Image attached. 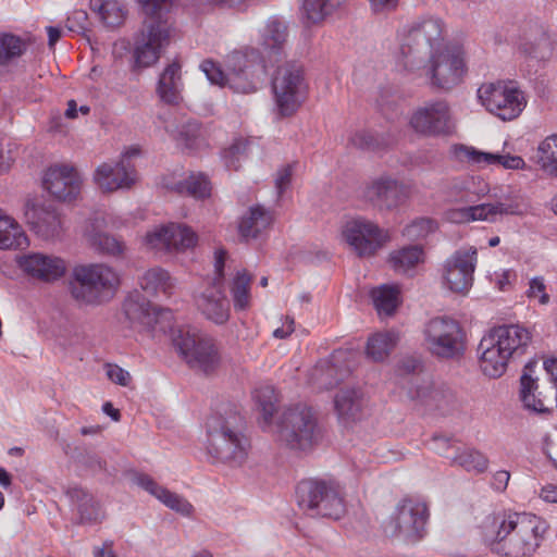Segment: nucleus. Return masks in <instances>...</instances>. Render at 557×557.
Listing matches in <instances>:
<instances>
[{
    "label": "nucleus",
    "mask_w": 557,
    "mask_h": 557,
    "mask_svg": "<svg viewBox=\"0 0 557 557\" xmlns=\"http://www.w3.org/2000/svg\"><path fill=\"white\" fill-rule=\"evenodd\" d=\"M181 64L173 61L160 74L157 84V95L160 101L168 106H178L183 100V81L181 74Z\"/></svg>",
    "instance_id": "nucleus-32"
},
{
    "label": "nucleus",
    "mask_w": 557,
    "mask_h": 557,
    "mask_svg": "<svg viewBox=\"0 0 557 557\" xmlns=\"http://www.w3.org/2000/svg\"><path fill=\"white\" fill-rule=\"evenodd\" d=\"M226 250L224 249H218L214 252V272L215 276L213 278L214 285H223V277H224V265L226 260Z\"/></svg>",
    "instance_id": "nucleus-61"
},
{
    "label": "nucleus",
    "mask_w": 557,
    "mask_h": 557,
    "mask_svg": "<svg viewBox=\"0 0 557 557\" xmlns=\"http://www.w3.org/2000/svg\"><path fill=\"white\" fill-rule=\"evenodd\" d=\"M555 40L549 29L537 22H529L520 37V50L532 58L544 60L550 57Z\"/></svg>",
    "instance_id": "nucleus-28"
},
{
    "label": "nucleus",
    "mask_w": 557,
    "mask_h": 557,
    "mask_svg": "<svg viewBox=\"0 0 557 557\" xmlns=\"http://www.w3.org/2000/svg\"><path fill=\"white\" fill-rule=\"evenodd\" d=\"M460 160H468L475 164H497L498 153L479 151L471 147L460 146L455 150Z\"/></svg>",
    "instance_id": "nucleus-53"
},
{
    "label": "nucleus",
    "mask_w": 557,
    "mask_h": 557,
    "mask_svg": "<svg viewBox=\"0 0 557 557\" xmlns=\"http://www.w3.org/2000/svg\"><path fill=\"white\" fill-rule=\"evenodd\" d=\"M138 148H129L122 156L121 161L115 164L103 163L99 165L95 173V181L104 191H114L120 188L129 187L135 182V168L129 159L138 156Z\"/></svg>",
    "instance_id": "nucleus-22"
},
{
    "label": "nucleus",
    "mask_w": 557,
    "mask_h": 557,
    "mask_svg": "<svg viewBox=\"0 0 557 557\" xmlns=\"http://www.w3.org/2000/svg\"><path fill=\"white\" fill-rule=\"evenodd\" d=\"M65 495L77 513L76 524L92 525L104 519L100 502L86 488L79 485L69 486Z\"/></svg>",
    "instance_id": "nucleus-27"
},
{
    "label": "nucleus",
    "mask_w": 557,
    "mask_h": 557,
    "mask_svg": "<svg viewBox=\"0 0 557 557\" xmlns=\"http://www.w3.org/2000/svg\"><path fill=\"white\" fill-rule=\"evenodd\" d=\"M251 280V275H249L246 270H242L236 273L232 281L230 290L233 299V305L236 311H244L250 307Z\"/></svg>",
    "instance_id": "nucleus-41"
},
{
    "label": "nucleus",
    "mask_w": 557,
    "mask_h": 557,
    "mask_svg": "<svg viewBox=\"0 0 557 557\" xmlns=\"http://www.w3.org/2000/svg\"><path fill=\"white\" fill-rule=\"evenodd\" d=\"M451 463L460 466L468 472L483 473L488 467V459L476 449H466L451 457Z\"/></svg>",
    "instance_id": "nucleus-45"
},
{
    "label": "nucleus",
    "mask_w": 557,
    "mask_h": 557,
    "mask_svg": "<svg viewBox=\"0 0 557 557\" xmlns=\"http://www.w3.org/2000/svg\"><path fill=\"white\" fill-rule=\"evenodd\" d=\"M533 158L545 173L557 177V134L547 136L539 145Z\"/></svg>",
    "instance_id": "nucleus-40"
},
{
    "label": "nucleus",
    "mask_w": 557,
    "mask_h": 557,
    "mask_svg": "<svg viewBox=\"0 0 557 557\" xmlns=\"http://www.w3.org/2000/svg\"><path fill=\"white\" fill-rule=\"evenodd\" d=\"M16 263L23 273L42 283H53L66 272V263L62 258L42 252L18 256Z\"/></svg>",
    "instance_id": "nucleus-21"
},
{
    "label": "nucleus",
    "mask_w": 557,
    "mask_h": 557,
    "mask_svg": "<svg viewBox=\"0 0 557 557\" xmlns=\"http://www.w3.org/2000/svg\"><path fill=\"white\" fill-rule=\"evenodd\" d=\"M44 186L54 198L71 201L81 191L82 178L73 166L54 165L46 172Z\"/></svg>",
    "instance_id": "nucleus-24"
},
{
    "label": "nucleus",
    "mask_w": 557,
    "mask_h": 557,
    "mask_svg": "<svg viewBox=\"0 0 557 557\" xmlns=\"http://www.w3.org/2000/svg\"><path fill=\"white\" fill-rule=\"evenodd\" d=\"M159 500L170 509L184 516H189L194 510L193 505L187 499L168 488L164 490Z\"/></svg>",
    "instance_id": "nucleus-54"
},
{
    "label": "nucleus",
    "mask_w": 557,
    "mask_h": 557,
    "mask_svg": "<svg viewBox=\"0 0 557 557\" xmlns=\"http://www.w3.org/2000/svg\"><path fill=\"white\" fill-rule=\"evenodd\" d=\"M349 143L358 149L369 151H379L388 145L384 137L374 135L369 131L356 132L349 138Z\"/></svg>",
    "instance_id": "nucleus-51"
},
{
    "label": "nucleus",
    "mask_w": 557,
    "mask_h": 557,
    "mask_svg": "<svg viewBox=\"0 0 557 557\" xmlns=\"http://www.w3.org/2000/svg\"><path fill=\"white\" fill-rule=\"evenodd\" d=\"M90 243L95 249L110 256H119L124 250V244L107 233L94 234L90 238Z\"/></svg>",
    "instance_id": "nucleus-52"
},
{
    "label": "nucleus",
    "mask_w": 557,
    "mask_h": 557,
    "mask_svg": "<svg viewBox=\"0 0 557 557\" xmlns=\"http://www.w3.org/2000/svg\"><path fill=\"white\" fill-rule=\"evenodd\" d=\"M430 513L424 502L404 498L385 524V532L393 537H403L408 543H417L426 534Z\"/></svg>",
    "instance_id": "nucleus-13"
},
{
    "label": "nucleus",
    "mask_w": 557,
    "mask_h": 557,
    "mask_svg": "<svg viewBox=\"0 0 557 557\" xmlns=\"http://www.w3.org/2000/svg\"><path fill=\"white\" fill-rule=\"evenodd\" d=\"M379 314L392 315L399 305V289L392 285H381L371 292Z\"/></svg>",
    "instance_id": "nucleus-42"
},
{
    "label": "nucleus",
    "mask_w": 557,
    "mask_h": 557,
    "mask_svg": "<svg viewBox=\"0 0 557 557\" xmlns=\"http://www.w3.org/2000/svg\"><path fill=\"white\" fill-rule=\"evenodd\" d=\"M25 221L42 239H54L62 233V219L52 206H36L27 202L24 212Z\"/></svg>",
    "instance_id": "nucleus-25"
},
{
    "label": "nucleus",
    "mask_w": 557,
    "mask_h": 557,
    "mask_svg": "<svg viewBox=\"0 0 557 557\" xmlns=\"http://www.w3.org/2000/svg\"><path fill=\"white\" fill-rule=\"evenodd\" d=\"M527 294L529 298H537L541 305H547L550 300L543 277L532 278Z\"/></svg>",
    "instance_id": "nucleus-58"
},
{
    "label": "nucleus",
    "mask_w": 557,
    "mask_h": 557,
    "mask_svg": "<svg viewBox=\"0 0 557 557\" xmlns=\"http://www.w3.org/2000/svg\"><path fill=\"white\" fill-rule=\"evenodd\" d=\"M421 69L433 88L449 90L460 84L466 73L463 50L458 45H448L428 55Z\"/></svg>",
    "instance_id": "nucleus-11"
},
{
    "label": "nucleus",
    "mask_w": 557,
    "mask_h": 557,
    "mask_svg": "<svg viewBox=\"0 0 557 557\" xmlns=\"http://www.w3.org/2000/svg\"><path fill=\"white\" fill-rule=\"evenodd\" d=\"M123 310L132 324L144 327H153L163 314L172 317L170 310L153 307L141 294H131L123 304Z\"/></svg>",
    "instance_id": "nucleus-29"
},
{
    "label": "nucleus",
    "mask_w": 557,
    "mask_h": 557,
    "mask_svg": "<svg viewBox=\"0 0 557 557\" xmlns=\"http://www.w3.org/2000/svg\"><path fill=\"white\" fill-rule=\"evenodd\" d=\"M510 479V473L506 470L497 471L493 475L492 485L497 491H504L507 487V484Z\"/></svg>",
    "instance_id": "nucleus-63"
},
{
    "label": "nucleus",
    "mask_w": 557,
    "mask_h": 557,
    "mask_svg": "<svg viewBox=\"0 0 557 557\" xmlns=\"http://www.w3.org/2000/svg\"><path fill=\"white\" fill-rule=\"evenodd\" d=\"M532 338L531 330L522 324H503L491 329L478 346L482 372L492 379L500 377L510 360L527 352Z\"/></svg>",
    "instance_id": "nucleus-2"
},
{
    "label": "nucleus",
    "mask_w": 557,
    "mask_h": 557,
    "mask_svg": "<svg viewBox=\"0 0 557 557\" xmlns=\"http://www.w3.org/2000/svg\"><path fill=\"white\" fill-rule=\"evenodd\" d=\"M519 206L513 202H488L476 206L451 209L447 218L453 223H468L471 221L494 222L497 215L517 214Z\"/></svg>",
    "instance_id": "nucleus-26"
},
{
    "label": "nucleus",
    "mask_w": 557,
    "mask_h": 557,
    "mask_svg": "<svg viewBox=\"0 0 557 557\" xmlns=\"http://www.w3.org/2000/svg\"><path fill=\"white\" fill-rule=\"evenodd\" d=\"M497 164L505 169L517 170L523 168L524 160L519 156L499 154Z\"/></svg>",
    "instance_id": "nucleus-62"
},
{
    "label": "nucleus",
    "mask_w": 557,
    "mask_h": 557,
    "mask_svg": "<svg viewBox=\"0 0 557 557\" xmlns=\"http://www.w3.org/2000/svg\"><path fill=\"white\" fill-rule=\"evenodd\" d=\"M293 168L292 165H286L277 171V175L275 178V187L277 190V195L282 196L283 193L288 188L292 182Z\"/></svg>",
    "instance_id": "nucleus-60"
},
{
    "label": "nucleus",
    "mask_w": 557,
    "mask_h": 557,
    "mask_svg": "<svg viewBox=\"0 0 557 557\" xmlns=\"http://www.w3.org/2000/svg\"><path fill=\"white\" fill-rule=\"evenodd\" d=\"M296 499L299 508L311 517L338 520L346 511L342 487L334 480L300 481L296 486Z\"/></svg>",
    "instance_id": "nucleus-8"
},
{
    "label": "nucleus",
    "mask_w": 557,
    "mask_h": 557,
    "mask_svg": "<svg viewBox=\"0 0 557 557\" xmlns=\"http://www.w3.org/2000/svg\"><path fill=\"white\" fill-rule=\"evenodd\" d=\"M253 397L258 409L262 413L263 423L269 425L276 411L277 398L274 388L272 386H261L255 391Z\"/></svg>",
    "instance_id": "nucleus-46"
},
{
    "label": "nucleus",
    "mask_w": 557,
    "mask_h": 557,
    "mask_svg": "<svg viewBox=\"0 0 557 557\" xmlns=\"http://www.w3.org/2000/svg\"><path fill=\"white\" fill-rule=\"evenodd\" d=\"M423 342L428 351L444 360L460 358L466 350L467 337L460 323L449 317H435L423 329Z\"/></svg>",
    "instance_id": "nucleus-10"
},
{
    "label": "nucleus",
    "mask_w": 557,
    "mask_h": 557,
    "mask_svg": "<svg viewBox=\"0 0 557 557\" xmlns=\"http://www.w3.org/2000/svg\"><path fill=\"white\" fill-rule=\"evenodd\" d=\"M200 132L201 127L197 121H188L181 126L177 139L184 143L186 147H193L200 136Z\"/></svg>",
    "instance_id": "nucleus-56"
},
{
    "label": "nucleus",
    "mask_w": 557,
    "mask_h": 557,
    "mask_svg": "<svg viewBox=\"0 0 557 557\" xmlns=\"http://www.w3.org/2000/svg\"><path fill=\"white\" fill-rule=\"evenodd\" d=\"M546 531L545 522L535 515L509 512L493 520L491 550L505 557H531L540 547Z\"/></svg>",
    "instance_id": "nucleus-1"
},
{
    "label": "nucleus",
    "mask_w": 557,
    "mask_h": 557,
    "mask_svg": "<svg viewBox=\"0 0 557 557\" xmlns=\"http://www.w3.org/2000/svg\"><path fill=\"white\" fill-rule=\"evenodd\" d=\"M423 249L419 245L406 246L389 255V263L397 273L406 274L423 261Z\"/></svg>",
    "instance_id": "nucleus-38"
},
{
    "label": "nucleus",
    "mask_w": 557,
    "mask_h": 557,
    "mask_svg": "<svg viewBox=\"0 0 557 557\" xmlns=\"http://www.w3.org/2000/svg\"><path fill=\"white\" fill-rule=\"evenodd\" d=\"M478 98L483 107L503 121H511L523 111L527 101L515 82L497 81L482 84Z\"/></svg>",
    "instance_id": "nucleus-15"
},
{
    "label": "nucleus",
    "mask_w": 557,
    "mask_h": 557,
    "mask_svg": "<svg viewBox=\"0 0 557 557\" xmlns=\"http://www.w3.org/2000/svg\"><path fill=\"white\" fill-rule=\"evenodd\" d=\"M94 557H117L113 550V542L107 540L101 547H95L92 552Z\"/></svg>",
    "instance_id": "nucleus-64"
},
{
    "label": "nucleus",
    "mask_w": 557,
    "mask_h": 557,
    "mask_svg": "<svg viewBox=\"0 0 557 557\" xmlns=\"http://www.w3.org/2000/svg\"><path fill=\"white\" fill-rule=\"evenodd\" d=\"M339 4V0H304L302 13L309 22L318 23L331 15Z\"/></svg>",
    "instance_id": "nucleus-44"
},
{
    "label": "nucleus",
    "mask_w": 557,
    "mask_h": 557,
    "mask_svg": "<svg viewBox=\"0 0 557 557\" xmlns=\"http://www.w3.org/2000/svg\"><path fill=\"white\" fill-rule=\"evenodd\" d=\"M227 72L214 61L207 59L200 63V70L211 84L228 86L235 92L250 94L265 75V64L256 48H245L227 55Z\"/></svg>",
    "instance_id": "nucleus-3"
},
{
    "label": "nucleus",
    "mask_w": 557,
    "mask_h": 557,
    "mask_svg": "<svg viewBox=\"0 0 557 557\" xmlns=\"http://www.w3.org/2000/svg\"><path fill=\"white\" fill-rule=\"evenodd\" d=\"M412 399L419 400L426 407L447 411L456 401L455 393L445 386H434L432 384H423L417 386L416 391L409 392Z\"/></svg>",
    "instance_id": "nucleus-33"
},
{
    "label": "nucleus",
    "mask_w": 557,
    "mask_h": 557,
    "mask_svg": "<svg viewBox=\"0 0 557 557\" xmlns=\"http://www.w3.org/2000/svg\"><path fill=\"white\" fill-rule=\"evenodd\" d=\"M277 437L290 449L307 451L321 440V428L311 407L298 404L288 407L277 422Z\"/></svg>",
    "instance_id": "nucleus-9"
},
{
    "label": "nucleus",
    "mask_w": 557,
    "mask_h": 557,
    "mask_svg": "<svg viewBox=\"0 0 557 557\" xmlns=\"http://www.w3.org/2000/svg\"><path fill=\"white\" fill-rule=\"evenodd\" d=\"M544 368L552 377V385L544 391H537L539 385L531 374L532 363L524 366L520 377V399L524 408L535 413H549L557 406V359H547Z\"/></svg>",
    "instance_id": "nucleus-16"
},
{
    "label": "nucleus",
    "mask_w": 557,
    "mask_h": 557,
    "mask_svg": "<svg viewBox=\"0 0 557 557\" xmlns=\"http://www.w3.org/2000/svg\"><path fill=\"white\" fill-rule=\"evenodd\" d=\"M146 18L135 38L134 57L140 67L153 65L170 45L173 25L166 18L164 8L171 0H138Z\"/></svg>",
    "instance_id": "nucleus-4"
},
{
    "label": "nucleus",
    "mask_w": 557,
    "mask_h": 557,
    "mask_svg": "<svg viewBox=\"0 0 557 557\" xmlns=\"http://www.w3.org/2000/svg\"><path fill=\"white\" fill-rule=\"evenodd\" d=\"M139 284L148 294L156 295L162 293L170 296L175 286L174 280L169 272L162 268L156 267L147 270L140 277Z\"/></svg>",
    "instance_id": "nucleus-36"
},
{
    "label": "nucleus",
    "mask_w": 557,
    "mask_h": 557,
    "mask_svg": "<svg viewBox=\"0 0 557 557\" xmlns=\"http://www.w3.org/2000/svg\"><path fill=\"white\" fill-rule=\"evenodd\" d=\"M172 342L191 368L211 373L219 367L220 351L211 337L181 327L172 330Z\"/></svg>",
    "instance_id": "nucleus-12"
},
{
    "label": "nucleus",
    "mask_w": 557,
    "mask_h": 557,
    "mask_svg": "<svg viewBox=\"0 0 557 557\" xmlns=\"http://www.w3.org/2000/svg\"><path fill=\"white\" fill-rule=\"evenodd\" d=\"M271 222L272 215L269 210L259 205L251 207L239 222V235L245 240L255 239L269 227Z\"/></svg>",
    "instance_id": "nucleus-35"
},
{
    "label": "nucleus",
    "mask_w": 557,
    "mask_h": 557,
    "mask_svg": "<svg viewBox=\"0 0 557 557\" xmlns=\"http://www.w3.org/2000/svg\"><path fill=\"white\" fill-rule=\"evenodd\" d=\"M168 188L180 195H188L195 199H205L211 195V184L202 173H191L187 178L175 183Z\"/></svg>",
    "instance_id": "nucleus-37"
},
{
    "label": "nucleus",
    "mask_w": 557,
    "mask_h": 557,
    "mask_svg": "<svg viewBox=\"0 0 557 557\" xmlns=\"http://www.w3.org/2000/svg\"><path fill=\"white\" fill-rule=\"evenodd\" d=\"M362 196L376 209L392 211L408 201L411 188L391 175H382L367 183Z\"/></svg>",
    "instance_id": "nucleus-18"
},
{
    "label": "nucleus",
    "mask_w": 557,
    "mask_h": 557,
    "mask_svg": "<svg viewBox=\"0 0 557 557\" xmlns=\"http://www.w3.org/2000/svg\"><path fill=\"white\" fill-rule=\"evenodd\" d=\"M475 264V248L456 250L443 265V278L446 286L454 293H467L473 283Z\"/></svg>",
    "instance_id": "nucleus-20"
},
{
    "label": "nucleus",
    "mask_w": 557,
    "mask_h": 557,
    "mask_svg": "<svg viewBox=\"0 0 557 557\" xmlns=\"http://www.w3.org/2000/svg\"><path fill=\"white\" fill-rule=\"evenodd\" d=\"M243 418L236 412L212 414L207 420V451L213 461L242 466L248 457L249 441L243 434Z\"/></svg>",
    "instance_id": "nucleus-5"
},
{
    "label": "nucleus",
    "mask_w": 557,
    "mask_h": 557,
    "mask_svg": "<svg viewBox=\"0 0 557 557\" xmlns=\"http://www.w3.org/2000/svg\"><path fill=\"white\" fill-rule=\"evenodd\" d=\"M343 236L349 247L360 258L374 256L389 239L386 231L363 218L346 222L343 228Z\"/></svg>",
    "instance_id": "nucleus-17"
},
{
    "label": "nucleus",
    "mask_w": 557,
    "mask_h": 557,
    "mask_svg": "<svg viewBox=\"0 0 557 557\" xmlns=\"http://www.w3.org/2000/svg\"><path fill=\"white\" fill-rule=\"evenodd\" d=\"M29 240L22 226L0 209V249H24Z\"/></svg>",
    "instance_id": "nucleus-34"
},
{
    "label": "nucleus",
    "mask_w": 557,
    "mask_h": 557,
    "mask_svg": "<svg viewBox=\"0 0 557 557\" xmlns=\"http://www.w3.org/2000/svg\"><path fill=\"white\" fill-rule=\"evenodd\" d=\"M272 88L280 115H293L304 101L308 88L302 66L296 62L278 66L272 79Z\"/></svg>",
    "instance_id": "nucleus-14"
},
{
    "label": "nucleus",
    "mask_w": 557,
    "mask_h": 557,
    "mask_svg": "<svg viewBox=\"0 0 557 557\" xmlns=\"http://www.w3.org/2000/svg\"><path fill=\"white\" fill-rule=\"evenodd\" d=\"M286 25L278 20H270L262 33V46L265 50L280 53L287 37Z\"/></svg>",
    "instance_id": "nucleus-43"
},
{
    "label": "nucleus",
    "mask_w": 557,
    "mask_h": 557,
    "mask_svg": "<svg viewBox=\"0 0 557 557\" xmlns=\"http://www.w3.org/2000/svg\"><path fill=\"white\" fill-rule=\"evenodd\" d=\"M410 126L424 136H448L455 124L445 100H436L418 108L410 117Z\"/></svg>",
    "instance_id": "nucleus-19"
},
{
    "label": "nucleus",
    "mask_w": 557,
    "mask_h": 557,
    "mask_svg": "<svg viewBox=\"0 0 557 557\" xmlns=\"http://www.w3.org/2000/svg\"><path fill=\"white\" fill-rule=\"evenodd\" d=\"M125 8L115 0H107L99 7L102 22L109 27L121 25L126 16Z\"/></svg>",
    "instance_id": "nucleus-50"
},
{
    "label": "nucleus",
    "mask_w": 557,
    "mask_h": 557,
    "mask_svg": "<svg viewBox=\"0 0 557 557\" xmlns=\"http://www.w3.org/2000/svg\"><path fill=\"white\" fill-rule=\"evenodd\" d=\"M146 244L154 249L183 251L197 243L196 233L188 226L170 223L146 235Z\"/></svg>",
    "instance_id": "nucleus-23"
},
{
    "label": "nucleus",
    "mask_w": 557,
    "mask_h": 557,
    "mask_svg": "<svg viewBox=\"0 0 557 557\" xmlns=\"http://www.w3.org/2000/svg\"><path fill=\"white\" fill-rule=\"evenodd\" d=\"M249 140L245 138H237L233 144L223 151V160L228 170L237 171L240 166V161L245 160L248 156Z\"/></svg>",
    "instance_id": "nucleus-48"
},
{
    "label": "nucleus",
    "mask_w": 557,
    "mask_h": 557,
    "mask_svg": "<svg viewBox=\"0 0 557 557\" xmlns=\"http://www.w3.org/2000/svg\"><path fill=\"white\" fill-rule=\"evenodd\" d=\"M79 462L94 474L108 472L107 461L97 453L84 450L81 455Z\"/></svg>",
    "instance_id": "nucleus-55"
},
{
    "label": "nucleus",
    "mask_w": 557,
    "mask_h": 557,
    "mask_svg": "<svg viewBox=\"0 0 557 557\" xmlns=\"http://www.w3.org/2000/svg\"><path fill=\"white\" fill-rule=\"evenodd\" d=\"M437 222L431 218H417L403 230V236L408 240L418 242L426 238L437 230Z\"/></svg>",
    "instance_id": "nucleus-47"
},
{
    "label": "nucleus",
    "mask_w": 557,
    "mask_h": 557,
    "mask_svg": "<svg viewBox=\"0 0 557 557\" xmlns=\"http://www.w3.org/2000/svg\"><path fill=\"white\" fill-rule=\"evenodd\" d=\"M397 342L398 335L394 331L376 333L368 339L367 356L373 361H383L392 352Z\"/></svg>",
    "instance_id": "nucleus-39"
},
{
    "label": "nucleus",
    "mask_w": 557,
    "mask_h": 557,
    "mask_svg": "<svg viewBox=\"0 0 557 557\" xmlns=\"http://www.w3.org/2000/svg\"><path fill=\"white\" fill-rule=\"evenodd\" d=\"M364 400L361 388L344 387L334 396V408L339 422L349 425L360 419Z\"/></svg>",
    "instance_id": "nucleus-30"
},
{
    "label": "nucleus",
    "mask_w": 557,
    "mask_h": 557,
    "mask_svg": "<svg viewBox=\"0 0 557 557\" xmlns=\"http://www.w3.org/2000/svg\"><path fill=\"white\" fill-rule=\"evenodd\" d=\"M222 287L223 285L212 284L197 298L200 311L216 324H223L230 318V304Z\"/></svg>",
    "instance_id": "nucleus-31"
},
{
    "label": "nucleus",
    "mask_w": 557,
    "mask_h": 557,
    "mask_svg": "<svg viewBox=\"0 0 557 557\" xmlns=\"http://www.w3.org/2000/svg\"><path fill=\"white\" fill-rule=\"evenodd\" d=\"M444 26L441 18L425 16L408 27L400 41V58L406 70H420L428 55L447 46Z\"/></svg>",
    "instance_id": "nucleus-7"
},
{
    "label": "nucleus",
    "mask_w": 557,
    "mask_h": 557,
    "mask_svg": "<svg viewBox=\"0 0 557 557\" xmlns=\"http://www.w3.org/2000/svg\"><path fill=\"white\" fill-rule=\"evenodd\" d=\"M24 50L25 45L20 37L12 34L0 35V65L20 57Z\"/></svg>",
    "instance_id": "nucleus-49"
},
{
    "label": "nucleus",
    "mask_w": 557,
    "mask_h": 557,
    "mask_svg": "<svg viewBox=\"0 0 557 557\" xmlns=\"http://www.w3.org/2000/svg\"><path fill=\"white\" fill-rule=\"evenodd\" d=\"M106 372L110 381L121 386H128L132 381L129 372L119 367L117 364L108 363L106 366Z\"/></svg>",
    "instance_id": "nucleus-59"
},
{
    "label": "nucleus",
    "mask_w": 557,
    "mask_h": 557,
    "mask_svg": "<svg viewBox=\"0 0 557 557\" xmlns=\"http://www.w3.org/2000/svg\"><path fill=\"white\" fill-rule=\"evenodd\" d=\"M134 482L148 492L150 495L156 497L158 500L160 496L164 493L165 487L158 484L150 475L146 473H136L134 476Z\"/></svg>",
    "instance_id": "nucleus-57"
},
{
    "label": "nucleus",
    "mask_w": 557,
    "mask_h": 557,
    "mask_svg": "<svg viewBox=\"0 0 557 557\" xmlns=\"http://www.w3.org/2000/svg\"><path fill=\"white\" fill-rule=\"evenodd\" d=\"M119 286V274L103 263L76 265L69 281L71 296L81 304L92 306L111 300Z\"/></svg>",
    "instance_id": "nucleus-6"
}]
</instances>
